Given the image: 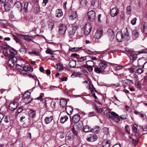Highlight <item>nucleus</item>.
<instances>
[{
  "label": "nucleus",
  "mask_w": 147,
  "mask_h": 147,
  "mask_svg": "<svg viewBox=\"0 0 147 147\" xmlns=\"http://www.w3.org/2000/svg\"><path fill=\"white\" fill-rule=\"evenodd\" d=\"M17 54L16 51L13 48L10 47V67H13L15 65V63L17 61V58L14 55Z\"/></svg>",
  "instance_id": "obj_1"
},
{
  "label": "nucleus",
  "mask_w": 147,
  "mask_h": 147,
  "mask_svg": "<svg viewBox=\"0 0 147 147\" xmlns=\"http://www.w3.org/2000/svg\"><path fill=\"white\" fill-rule=\"evenodd\" d=\"M83 130L84 131L86 132L90 131L95 132V133H98L100 131L99 127L96 126L95 127L91 128L88 125H85L83 127Z\"/></svg>",
  "instance_id": "obj_2"
},
{
  "label": "nucleus",
  "mask_w": 147,
  "mask_h": 147,
  "mask_svg": "<svg viewBox=\"0 0 147 147\" xmlns=\"http://www.w3.org/2000/svg\"><path fill=\"white\" fill-rule=\"evenodd\" d=\"M91 26L89 23H87L85 25L83 31L84 34L86 35L89 34L91 31Z\"/></svg>",
  "instance_id": "obj_3"
},
{
  "label": "nucleus",
  "mask_w": 147,
  "mask_h": 147,
  "mask_svg": "<svg viewBox=\"0 0 147 147\" xmlns=\"http://www.w3.org/2000/svg\"><path fill=\"white\" fill-rule=\"evenodd\" d=\"M88 19L90 21H93L95 19L96 17L95 11L92 10L89 11L88 13Z\"/></svg>",
  "instance_id": "obj_4"
},
{
  "label": "nucleus",
  "mask_w": 147,
  "mask_h": 147,
  "mask_svg": "<svg viewBox=\"0 0 147 147\" xmlns=\"http://www.w3.org/2000/svg\"><path fill=\"white\" fill-rule=\"evenodd\" d=\"M67 28L66 25L64 24H61L59 26V32L61 35H64L66 30Z\"/></svg>",
  "instance_id": "obj_5"
},
{
  "label": "nucleus",
  "mask_w": 147,
  "mask_h": 147,
  "mask_svg": "<svg viewBox=\"0 0 147 147\" xmlns=\"http://www.w3.org/2000/svg\"><path fill=\"white\" fill-rule=\"evenodd\" d=\"M97 139V137L95 134H90L88 136L86 140L89 142H94Z\"/></svg>",
  "instance_id": "obj_6"
},
{
  "label": "nucleus",
  "mask_w": 147,
  "mask_h": 147,
  "mask_svg": "<svg viewBox=\"0 0 147 147\" xmlns=\"http://www.w3.org/2000/svg\"><path fill=\"white\" fill-rule=\"evenodd\" d=\"M107 34L109 40L112 41L114 38V34L113 31L111 29H109L107 30Z\"/></svg>",
  "instance_id": "obj_7"
},
{
  "label": "nucleus",
  "mask_w": 147,
  "mask_h": 147,
  "mask_svg": "<svg viewBox=\"0 0 147 147\" xmlns=\"http://www.w3.org/2000/svg\"><path fill=\"white\" fill-rule=\"evenodd\" d=\"M103 30L102 28H99L98 29L94 34L95 37L97 39L100 38L102 35Z\"/></svg>",
  "instance_id": "obj_8"
},
{
  "label": "nucleus",
  "mask_w": 147,
  "mask_h": 147,
  "mask_svg": "<svg viewBox=\"0 0 147 147\" xmlns=\"http://www.w3.org/2000/svg\"><path fill=\"white\" fill-rule=\"evenodd\" d=\"M119 12V10L117 7L113 8L111 10V15L112 17H114L118 15Z\"/></svg>",
  "instance_id": "obj_9"
},
{
  "label": "nucleus",
  "mask_w": 147,
  "mask_h": 147,
  "mask_svg": "<svg viewBox=\"0 0 147 147\" xmlns=\"http://www.w3.org/2000/svg\"><path fill=\"white\" fill-rule=\"evenodd\" d=\"M138 65L140 66H142V68H144V65L147 63V61H146V58L142 57L141 58H140L138 61Z\"/></svg>",
  "instance_id": "obj_10"
},
{
  "label": "nucleus",
  "mask_w": 147,
  "mask_h": 147,
  "mask_svg": "<svg viewBox=\"0 0 147 147\" xmlns=\"http://www.w3.org/2000/svg\"><path fill=\"white\" fill-rule=\"evenodd\" d=\"M30 93L29 92H27L25 93L24 94V98L25 101L27 99V100H28V102H27L28 103L31 102V101H32L34 100L33 99H31L30 98Z\"/></svg>",
  "instance_id": "obj_11"
},
{
  "label": "nucleus",
  "mask_w": 147,
  "mask_h": 147,
  "mask_svg": "<svg viewBox=\"0 0 147 147\" xmlns=\"http://www.w3.org/2000/svg\"><path fill=\"white\" fill-rule=\"evenodd\" d=\"M18 106V104L17 103V101H14L11 102L10 103V110L13 111L16 109Z\"/></svg>",
  "instance_id": "obj_12"
},
{
  "label": "nucleus",
  "mask_w": 147,
  "mask_h": 147,
  "mask_svg": "<svg viewBox=\"0 0 147 147\" xmlns=\"http://www.w3.org/2000/svg\"><path fill=\"white\" fill-rule=\"evenodd\" d=\"M123 36L122 33L120 32L117 33L116 35V38L118 41L121 42L123 40Z\"/></svg>",
  "instance_id": "obj_13"
},
{
  "label": "nucleus",
  "mask_w": 147,
  "mask_h": 147,
  "mask_svg": "<svg viewBox=\"0 0 147 147\" xmlns=\"http://www.w3.org/2000/svg\"><path fill=\"white\" fill-rule=\"evenodd\" d=\"M14 5L20 11H21L22 10L23 4L20 2L18 1L16 2L14 4Z\"/></svg>",
  "instance_id": "obj_14"
},
{
  "label": "nucleus",
  "mask_w": 147,
  "mask_h": 147,
  "mask_svg": "<svg viewBox=\"0 0 147 147\" xmlns=\"http://www.w3.org/2000/svg\"><path fill=\"white\" fill-rule=\"evenodd\" d=\"M133 83L132 80H125L122 81V84L125 87L130 85Z\"/></svg>",
  "instance_id": "obj_15"
},
{
  "label": "nucleus",
  "mask_w": 147,
  "mask_h": 147,
  "mask_svg": "<svg viewBox=\"0 0 147 147\" xmlns=\"http://www.w3.org/2000/svg\"><path fill=\"white\" fill-rule=\"evenodd\" d=\"M80 119V115L79 114H76L73 117L72 121L74 122L77 123L79 122Z\"/></svg>",
  "instance_id": "obj_16"
},
{
  "label": "nucleus",
  "mask_w": 147,
  "mask_h": 147,
  "mask_svg": "<svg viewBox=\"0 0 147 147\" xmlns=\"http://www.w3.org/2000/svg\"><path fill=\"white\" fill-rule=\"evenodd\" d=\"M69 19L71 20H74L77 17V15L76 12L74 11H73L69 13Z\"/></svg>",
  "instance_id": "obj_17"
},
{
  "label": "nucleus",
  "mask_w": 147,
  "mask_h": 147,
  "mask_svg": "<svg viewBox=\"0 0 147 147\" xmlns=\"http://www.w3.org/2000/svg\"><path fill=\"white\" fill-rule=\"evenodd\" d=\"M86 56L79 57H78L77 60L76 61L80 63H83L86 62Z\"/></svg>",
  "instance_id": "obj_18"
},
{
  "label": "nucleus",
  "mask_w": 147,
  "mask_h": 147,
  "mask_svg": "<svg viewBox=\"0 0 147 147\" xmlns=\"http://www.w3.org/2000/svg\"><path fill=\"white\" fill-rule=\"evenodd\" d=\"M55 15L57 17L60 18L63 15V13L61 9H57L55 11Z\"/></svg>",
  "instance_id": "obj_19"
},
{
  "label": "nucleus",
  "mask_w": 147,
  "mask_h": 147,
  "mask_svg": "<svg viewBox=\"0 0 147 147\" xmlns=\"http://www.w3.org/2000/svg\"><path fill=\"white\" fill-rule=\"evenodd\" d=\"M73 110V109L71 106H67L65 108V110L66 112L69 115L72 114Z\"/></svg>",
  "instance_id": "obj_20"
},
{
  "label": "nucleus",
  "mask_w": 147,
  "mask_h": 147,
  "mask_svg": "<svg viewBox=\"0 0 147 147\" xmlns=\"http://www.w3.org/2000/svg\"><path fill=\"white\" fill-rule=\"evenodd\" d=\"M53 119V117L52 116L50 117H46L44 119L45 123L46 124L50 123Z\"/></svg>",
  "instance_id": "obj_21"
},
{
  "label": "nucleus",
  "mask_w": 147,
  "mask_h": 147,
  "mask_svg": "<svg viewBox=\"0 0 147 147\" xmlns=\"http://www.w3.org/2000/svg\"><path fill=\"white\" fill-rule=\"evenodd\" d=\"M3 52L4 53V55L5 56H8V57H9L8 56V54L7 51V49H8L9 48V46L8 45H4L3 47Z\"/></svg>",
  "instance_id": "obj_22"
},
{
  "label": "nucleus",
  "mask_w": 147,
  "mask_h": 147,
  "mask_svg": "<svg viewBox=\"0 0 147 147\" xmlns=\"http://www.w3.org/2000/svg\"><path fill=\"white\" fill-rule=\"evenodd\" d=\"M83 122L82 121H80L76 123L75 127L77 129L80 130L83 128Z\"/></svg>",
  "instance_id": "obj_23"
},
{
  "label": "nucleus",
  "mask_w": 147,
  "mask_h": 147,
  "mask_svg": "<svg viewBox=\"0 0 147 147\" xmlns=\"http://www.w3.org/2000/svg\"><path fill=\"white\" fill-rule=\"evenodd\" d=\"M139 35V33L137 30L135 29L132 31V36L134 40L137 38Z\"/></svg>",
  "instance_id": "obj_24"
},
{
  "label": "nucleus",
  "mask_w": 147,
  "mask_h": 147,
  "mask_svg": "<svg viewBox=\"0 0 147 147\" xmlns=\"http://www.w3.org/2000/svg\"><path fill=\"white\" fill-rule=\"evenodd\" d=\"M20 50V53H24V54L27 53V49L25 47L23 44H22Z\"/></svg>",
  "instance_id": "obj_25"
},
{
  "label": "nucleus",
  "mask_w": 147,
  "mask_h": 147,
  "mask_svg": "<svg viewBox=\"0 0 147 147\" xmlns=\"http://www.w3.org/2000/svg\"><path fill=\"white\" fill-rule=\"evenodd\" d=\"M69 65L71 68L75 67L76 65V61L74 60H71L69 61Z\"/></svg>",
  "instance_id": "obj_26"
},
{
  "label": "nucleus",
  "mask_w": 147,
  "mask_h": 147,
  "mask_svg": "<svg viewBox=\"0 0 147 147\" xmlns=\"http://www.w3.org/2000/svg\"><path fill=\"white\" fill-rule=\"evenodd\" d=\"M77 29L76 27L71 28L69 32V34L70 35H73L75 33Z\"/></svg>",
  "instance_id": "obj_27"
},
{
  "label": "nucleus",
  "mask_w": 147,
  "mask_h": 147,
  "mask_svg": "<svg viewBox=\"0 0 147 147\" xmlns=\"http://www.w3.org/2000/svg\"><path fill=\"white\" fill-rule=\"evenodd\" d=\"M100 67L102 70L103 71L106 67L107 66V65L105 62H102L99 64Z\"/></svg>",
  "instance_id": "obj_28"
},
{
  "label": "nucleus",
  "mask_w": 147,
  "mask_h": 147,
  "mask_svg": "<svg viewBox=\"0 0 147 147\" xmlns=\"http://www.w3.org/2000/svg\"><path fill=\"white\" fill-rule=\"evenodd\" d=\"M67 102V101L66 99H62L60 101V105L63 107H66Z\"/></svg>",
  "instance_id": "obj_29"
},
{
  "label": "nucleus",
  "mask_w": 147,
  "mask_h": 147,
  "mask_svg": "<svg viewBox=\"0 0 147 147\" xmlns=\"http://www.w3.org/2000/svg\"><path fill=\"white\" fill-rule=\"evenodd\" d=\"M68 119V117L67 115L62 116L60 118V122L62 123H63L66 121Z\"/></svg>",
  "instance_id": "obj_30"
},
{
  "label": "nucleus",
  "mask_w": 147,
  "mask_h": 147,
  "mask_svg": "<svg viewBox=\"0 0 147 147\" xmlns=\"http://www.w3.org/2000/svg\"><path fill=\"white\" fill-rule=\"evenodd\" d=\"M23 69L25 71H32L33 70V69L31 68L30 66L28 65H25L23 67Z\"/></svg>",
  "instance_id": "obj_31"
},
{
  "label": "nucleus",
  "mask_w": 147,
  "mask_h": 147,
  "mask_svg": "<svg viewBox=\"0 0 147 147\" xmlns=\"http://www.w3.org/2000/svg\"><path fill=\"white\" fill-rule=\"evenodd\" d=\"M124 34V37L127 40H129L130 37L129 36V32L127 28H126V29L125 30Z\"/></svg>",
  "instance_id": "obj_32"
},
{
  "label": "nucleus",
  "mask_w": 147,
  "mask_h": 147,
  "mask_svg": "<svg viewBox=\"0 0 147 147\" xmlns=\"http://www.w3.org/2000/svg\"><path fill=\"white\" fill-rule=\"evenodd\" d=\"M28 113L30 116L31 117L34 118L36 116V112L33 110H31Z\"/></svg>",
  "instance_id": "obj_33"
},
{
  "label": "nucleus",
  "mask_w": 147,
  "mask_h": 147,
  "mask_svg": "<svg viewBox=\"0 0 147 147\" xmlns=\"http://www.w3.org/2000/svg\"><path fill=\"white\" fill-rule=\"evenodd\" d=\"M79 131V130L77 129L76 127H73L71 130L73 133L76 136L78 134Z\"/></svg>",
  "instance_id": "obj_34"
},
{
  "label": "nucleus",
  "mask_w": 147,
  "mask_h": 147,
  "mask_svg": "<svg viewBox=\"0 0 147 147\" xmlns=\"http://www.w3.org/2000/svg\"><path fill=\"white\" fill-rule=\"evenodd\" d=\"M56 66H57L56 69L57 70V71H59L63 70V65H62L58 63L57 64Z\"/></svg>",
  "instance_id": "obj_35"
},
{
  "label": "nucleus",
  "mask_w": 147,
  "mask_h": 147,
  "mask_svg": "<svg viewBox=\"0 0 147 147\" xmlns=\"http://www.w3.org/2000/svg\"><path fill=\"white\" fill-rule=\"evenodd\" d=\"M24 39L28 41H32L34 38V37L32 36H30L28 35H26L24 36Z\"/></svg>",
  "instance_id": "obj_36"
},
{
  "label": "nucleus",
  "mask_w": 147,
  "mask_h": 147,
  "mask_svg": "<svg viewBox=\"0 0 147 147\" xmlns=\"http://www.w3.org/2000/svg\"><path fill=\"white\" fill-rule=\"evenodd\" d=\"M80 49V48L73 47L72 48L70 47L69 50L70 52H77Z\"/></svg>",
  "instance_id": "obj_37"
},
{
  "label": "nucleus",
  "mask_w": 147,
  "mask_h": 147,
  "mask_svg": "<svg viewBox=\"0 0 147 147\" xmlns=\"http://www.w3.org/2000/svg\"><path fill=\"white\" fill-rule=\"evenodd\" d=\"M74 136L71 134H69L67 136V138L68 140L69 141H72L74 139Z\"/></svg>",
  "instance_id": "obj_38"
},
{
  "label": "nucleus",
  "mask_w": 147,
  "mask_h": 147,
  "mask_svg": "<svg viewBox=\"0 0 147 147\" xmlns=\"http://www.w3.org/2000/svg\"><path fill=\"white\" fill-rule=\"evenodd\" d=\"M94 70L97 73H100L101 72L103 71L100 67L99 65L98 67L95 68L94 69Z\"/></svg>",
  "instance_id": "obj_39"
},
{
  "label": "nucleus",
  "mask_w": 147,
  "mask_h": 147,
  "mask_svg": "<svg viewBox=\"0 0 147 147\" xmlns=\"http://www.w3.org/2000/svg\"><path fill=\"white\" fill-rule=\"evenodd\" d=\"M142 31L144 34H146L147 33V24H146L144 23Z\"/></svg>",
  "instance_id": "obj_40"
},
{
  "label": "nucleus",
  "mask_w": 147,
  "mask_h": 147,
  "mask_svg": "<svg viewBox=\"0 0 147 147\" xmlns=\"http://www.w3.org/2000/svg\"><path fill=\"white\" fill-rule=\"evenodd\" d=\"M28 3L27 2H25L24 3V11L25 12H28Z\"/></svg>",
  "instance_id": "obj_41"
},
{
  "label": "nucleus",
  "mask_w": 147,
  "mask_h": 147,
  "mask_svg": "<svg viewBox=\"0 0 147 147\" xmlns=\"http://www.w3.org/2000/svg\"><path fill=\"white\" fill-rule=\"evenodd\" d=\"M14 39L16 41L17 43H19L20 45L22 44V41L21 39L18 38L17 37L13 35Z\"/></svg>",
  "instance_id": "obj_42"
},
{
  "label": "nucleus",
  "mask_w": 147,
  "mask_h": 147,
  "mask_svg": "<svg viewBox=\"0 0 147 147\" xmlns=\"http://www.w3.org/2000/svg\"><path fill=\"white\" fill-rule=\"evenodd\" d=\"M80 4L83 7L85 6L87 3L86 0H80Z\"/></svg>",
  "instance_id": "obj_43"
},
{
  "label": "nucleus",
  "mask_w": 147,
  "mask_h": 147,
  "mask_svg": "<svg viewBox=\"0 0 147 147\" xmlns=\"http://www.w3.org/2000/svg\"><path fill=\"white\" fill-rule=\"evenodd\" d=\"M86 65H86L92 66H93L94 65V62L92 60L88 61L86 62Z\"/></svg>",
  "instance_id": "obj_44"
},
{
  "label": "nucleus",
  "mask_w": 147,
  "mask_h": 147,
  "mask_svg": "<svg viewBox=\"0 0 147 147\" xmlns=\"http://www.w3.org/2000/svg\"><path fill=\"white\" fill-rule=\"evenodd\" d=\"M54 26V23L51 22H49L48 23V27L50 28V30H52Z\"/></svg>",
  "instance_id": "obj_45"
},
{
  "label": "nucleus",
  "mask_w": 147,
  "mask_h": 147,
  "mask_svg": "<svg viewBox=\"0 0 147 147\" xmlns=\"http://www.w3.org/2000/svg\"><path fill=\"white\" fill-rule=\"evenodd\" d=\"M83 100L87 104H90L92 102L91 100H89L86 97H83L82 98Z\"/></svg>",
  "instance_id": "obj_46"
},
{
  "label": "nucleus",
  "mask_w": 147,
  "mask_h": 147,
  "mask_svg": "<svg viewBox=\"0 0 147 147\" xmlns=\"http://www.w3.org/2000/svg\"><path fill=\"white\" fill-rule=\"evenodd\" d=\"M40 11V9L38 7H36L34 8V13L36 14H38Z\"/></svg>",
  "instance_id": "obj_47"
},
{
  "label": "nucleus",
  "mask_w": 147,
  "mask_h": 147,
  "mask_svg": "<svg viewBox=\"0 0 147 147\" xmlns=\"http://www.w3.org/2000/svg\"><path fill=\"white\" fill-rule=\"evenodd\" d=\"M44 96V94L42 93H41L40 96L38 97L37 98L34 99V100H37L42 101V98Z\"/></svg>",
  "instance_id": "obj_48"
},
{
  "label": "nucleus",
  "mask_w": 147,
  "mask_h": 147,
  "mask_svg": "<svg viewBox=\"0 0 147 147\" xmlns=\"http://www.w3.org/2000/svg\"><path fill=\"white\" fill-rule=\"evenodd\" d=\"M5 10L7 11L9 10V3H6L4 4Z\"/></svg>",
  "instance_id": "obj_49"
},
{
  "label": "nucleus",
  "mask_w": 147,
  "mask_h": 147,
  "mask_svg": "<svg viewBox=\"0 0 147 147\" xmlns=\"http://www.w3.org/2000/svg\"><path fill=\"white\" fill-rule=\"evenodd\" d=\"M103 132L104 134L106 135H108L109 133V129L107 127H105L104 128Z\"/></svg>",
  "instance_id": "obj_50"
},
{
  "label": "nucleus",
  "mask_w": 147,
  "mask_h": 147,
  "mask_svg": "<svg viewBox=\"0 0 147 147\" xmlns=\"http://www.w3.org/2000/svg\"><path fill=\"white\" fill-rule=\"evenodd\" d=\"M84 66L85 68L87 69L90 72L91 71L93 70V68L92 66L86 65H85Z\"/></svg>",
  "instance_id": "obj_51"
},
{
  "label": "nucleus",
  "mask_w": 147,
  "mask_h": 147,
  "mask_svg": "<svg viewBox=\"0 0 147 147\" xmlns=\"http://www.w3.org/2000/svg\"><path fill=\"white\" fill-rule=\"evenodd\" d=\"M132 140V143L135 144H136L139 141V139L138 138L136 139H134V138H133Z\"/></svg>",
  "instance_id": "obj_52"
},
{
  "label": "nucleus",
  "mask_w": 147,
  "mask_h": 147,
  "mask_svg": "<svg viewBox=\"0 0 147 147\" xmlns=\"http://www.w3.org/2000/svg\"><path fill=\"white\" fill-rule=\"evenodd\" d=\"M110 143L109 141H107L103 145V147H110Z\"/></svg>",
  "instance_id": "obj_53"
},
{
  "label": "nucleus",
  "mask_w": 147,
  "mask_h": 147,
  "mask_svg": "<svg viewBox=\"0 0 147 147\" xmlns=\"http://www.w3.org/2000/svg\"><path fill=\"white\" fill-rule=\"evenodd\" d=\"M131 11V7L130 6H127V13L128 14H129Z\"/></svg>",
  "instance_id": "obj_54"
},
{
  "label": "nucleus",
  "mask_w": 147,
  "mask_h": 147,
  "mask_svg": "<svg viewBox=\"0 0 147 147\" xmlns=\"http://www.w3.org/2000/svg\"><path fill=\"white\" fill-rule=\"evenodd\" d=\"M94 109L96 111L99 113H101L103 111V110L101 108H98L97 107H95Z\"/></svg>",
  "instance_id": "obj_55"
},
{
  "label": "nucleus",
  "mask_w": 147,
  "mask_h": 147,
  "mask_svg": "<svg viewBox=\"0 0 147 147\" xmlns=\"http://www.w3.org/2000/svg\"><path fill=\"white\" fill-rule=\"evenodd\" d=\"M10 18H11V20L12 21H13L15 20V18L13 14V12L11 11V13H10Z\"/></svg>",
  "instance_id": "obj_56"
},
{
  "label": "nucleus",
  "mask_w": 147,
  "mask_h": 147,
  "mask_svg": "<svg viewBox=\"0 0 147 147\" xmlns=\"http://www.w3.org/2000/svg\"><path fill=\"white\" fill-rule=\"evenodd\" d=\"M136 67L135 66H132L130 69L129 71L131 73H133L134 72V70L136 69Z\"/></svg>",
  "instance_id": "obj_57"
},
{
  "label": "nucleus",
  "mask_w": 147,
  "mask_h": 147,
  "mask_svg": "<svg viewBox=\"0 0 147 147\" xmlns=\"http://www.w3.org/2000/svg\"><path fill=\"white\" fill-rule=\"evenodd\" d=\"M144 71V70L141 69H138L136 71V73L138 74H140L142 73Z\"/></svg>",
  "instance_id": "obj_58"
},
{
  "label": "nucleus",
  "mask_w": 147,
  "mask_h": 147,
  "mask_svg": "<svg viewBox=\"0 0 147 147\" xmlns=\"http://www.w3.org/2000/svg\"><path fill=\"white\" fill-rule=\"evenodd\" d=\"M111 118L113 119L115 121H116L117 122H119L120 120V118H119V117H115L113 116L111 117Z\"/></svg>",
  "instance_id": "obj_59"
},
{
  "label": "nucleus",
  "mask_w": 147,
  "mask_h": 147,
  "mask_svg": "<svg viewBox=\"0 0 147 147\" xmlns=\"http://www.w3.org/2000/svg\"><path fill=\"white\" fill-rule=\"evenodd\" d=\"M137 18H134L131 21V23L133 25H134L136 24Z\"/></svg>",
  "instance_id": "obj_60"
},
{
  "label": "nucleus",
  "mask_w": 147,
  "mask_h": 147,
  "mask_svg": "<svg viewBox=\"0 0 147 147\" xmlns=\"http://www.w3.org/2000/svg\"><path fill=\"white\" fill-rule=\"evenodd\" d=\"M138 53H147V49H142V50H141V51H138Z\"/></svg>",
  "instance_id": "obj_61"
},
{
  "label": "nucleus",
  "mask_w": 147,
  "mask_h": 147,
  "mask_svg": "<svg viewBox=\"0 0 147 147\" xmlns=\"http://www.w3.org/2000/svg\"><path fill=\"white\" fill-rule=\"evenodd\" d=\"M40 24L42 28H43L45 27L46 25V23L44 21H42L40 22Z\"/></svg>",
  "instance_id": "obj_62"
},
{
  "label": "nucleus",
  "mask_w": 147,
  "mask_h": 147,
  "mask_svg": "<svg viewBox=\"0 0 147 147\" xmlns=\"http://www.w3.org/2000/svg\"><path fill=\"white\" fill-rule=\"evenodd\" d=\"M115 66L116 69L118 70H119L122 68V67L121 65L116 64Z\"/></svg>",
  "instance_id": "obj_63"
},
{
  "label": "nucleus",
  "mask_w": 147,
  "mask_h": 147,
  "mask_svg": "<svg viewBox=\"0 0 147 147\" xmlns=\"http://www.w3.org/2000/svg\"><path fill=\"white\" fill-rule=\"evenodd\" d=\"M109 113H110V112ZM110 113H111V114L112 115H113L114 116H115L116 117L119 116V115L114 112L112 111V112H110Z\"/></svg>",
  "instance_id": "obj_64"
}]
</instances>
